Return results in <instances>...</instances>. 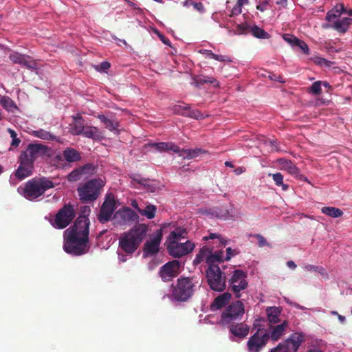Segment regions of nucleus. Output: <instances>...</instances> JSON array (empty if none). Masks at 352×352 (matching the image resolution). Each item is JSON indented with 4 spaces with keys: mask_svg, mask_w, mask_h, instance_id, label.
Segmentation results:
<instances>
[{
    "mask_svg": "<svg viewBox=\"0 0 352 352\" xmlns=\"http://www.w3.org/2000/svg\"><path fill=\"white\" fill-rule=\"evenodd\" d=\"M90 211L89 206H85L82 210L83 215L78 217L74 226L65 231L63 250L67 254L80 256L88 252L89 220L87 215Z\"/></svg>",
    "mask_w": 352,
    "mask_h": 352,
    "instance_id": "1",
    "label": "nucleus"
},
{
    "mask_svg": "<svg viewBox=\"0 0 352 352\" xmlns=\"http://www.w3.org/2000/svg\"><path fill=\"white\" fill-rule=\"evenodd\" d=\"M203 240L207 242V245L203 247L196 255L193 261L195 265H198L205 261L207 264L228 261L232 257L239 254L238 248L228 247L226 250V256L223 250L212 252V248L226 246L230 241L218 233H209L204 236Z\"/></svg>",
    "mask_w": 352,
    "mask_h": 352,
    "instance_id": "2",
    "label": "nucleus"
},
{
    "mask_svg": "<svg viewBox=\"0 0 352 352\" xmlns=\"http://www.w3.org/2000/svg\"><path fill=\"white\" fill-rule=\"evenodd\" d=\"M54 186L53 182L47 178H33L23 186L18 187L17 192L29 201H36L47 190Z\"/></svg>",
    "mask_w": 352,
    "mask_h": 352,
    "instance_id": "3",
    "label": "nucleus"
},
{
    "mask_svg": "<svg viewBox=\"0 0 352 352\" xmlns=\"http://www.w3.org/2000/svg\"><path fill=\"white\" fill-rule=\"evenodd\" d=\"M147 233V227L144 224L134 226L124 233L119 240L122 250L128 254H132L139 247Z\"/></svg>",
    "mask_w": 352,
    "mask_h": 352,
    "instance_id": "4",
    "label": "nucleus"
},
{
    "mask_svg": "<svg viewBox=\"0 0 352 352\" xmlns=\"http://www.w3.org/2000/svg\"><path fill=\"white\" fill-rule=\"evenodd\" d=\"M105 185V181L102 178L92 179L80 184L77 191L80 200L91 202L97 199Z\"/></svg>",
    "mask_w": 352,
    "mask_h": 352,
    "instance_id": "5",
    "label": "nucleus"
},
{
    "mask_svg": "<svg viewBox=\"0 0 352 352\" xmlns=\"http://www.w3.org/2000/svg\"><path fill=\"white\" fill-rule=\"evenodd\" d=\"M195 291V283L192 279L182 278L177 280L170 297L175 300L185 301L188 299Z\"/></svg>",
    "mask_w": 352,
    "mask_h": 352,
    "instance_id": "6",
    "label": "nucleus"
},
{
    "mask_svg": "<svg viewBox=\"0 0 352 352\" xmlns=\"http://www.w3.org/2000/svg\"><path fill=\"white\" fill-rule=\"evenodd\" d=\"M305 340V335L302 332H294L290 336L270 350V352H296L302 343Z\"/></svg>",
    "mask_w": 352,
    "mask_h": 352,
    "instance_id": "7",
    "label": "nucleus"
},
{
    "mask_svg": "<svg viewBox=\"0 0 352 352\" xmlns=\"http://www.w3.org/2000/svg\"><path fill=\"white\" fill-rule=\"evenodd\" d=\"M50 152V148L44 144H30L20 156L21 159H25L34 165V162L37 159L49 157Z\"/></svg>",
    "mask_w": 352,
    "mask_h": 352,
    "instance_id": "8",
    "label": "nucleus"
},
{
    "mask_svg": "<svg viewBox=\"0 0 352 352\" xmlns=\"http://www.w3.org/2000/svg\"><path fill=\"white\" fill-rule=\"evenodd\" d=\"M206 272L208 285L210 288L217 292H221L226 287V280L220 267L214 263L208 264Z\"/></svg>",
    "mask_w": 352,
    "mask_h": 352,
    "instance_id": "9",
    "label": "nucleus"
},
{
    "mask_svg": "<svg viewBox=\"0 0 352 352\" xmlns=\"http://www.w3.org/2000/svg\"><path fill=\"white\" fill-rule=\"evenodd\" d=\"M244 312V305L241 301L233 302L222 313L221 322L223 324H230L236 320H241Z\"/></svg>",
    "mask_w": 352,
    "mask_h": 352,
    "instance_id": "10",
    "label": "nucleus"
},
{
    "mask_svg": "<svg viewBox=\"0 0 352 352\" xmlns=\"http://www.w3.org/2000/svg\"><path fill=\"white\" fill-rule=\"evenodd\" d=\"M167 250L170 255L175 258H179L190 254L195 249V243L189 240L184 242L166 243Z\"/></svg>",
    "mask_w": 352,
    "mask_h": 352,
    "instance_id": "11",
    "label": "nucleus"
},
{
    "mask_svg": "<svg viewBox=\"0 0 352 352\" xmlns=\"http://www.w3.org/2000/svg\"><path fill=\"white\" fill-rule=\"evenodd\" d=\"M74 217L75 212L73 207L65 205L58 211L51 223L56 228L63 229L70 223Z\"/></svg>",
    "mask_w": 352,
    "mask_h": 352,
    "instance_id": "12",
    "label": "nucleus"
},
{
    "mask_svg": "<svg viewBox=\"0 0 352 352\" xmlns=\"http://www.w3.org/2000/svg\"><path fill=\"white\" fill-rule=\"evenodd\" d=\"M229 284L236 297L239 298V292L246 289L248 285L247 274L241 270H234L229 280Z\"/></svg>",
    "mask_w": 352,
    "mask_h": 352,
    "instance_id": "13",
    "label": "nucleus"
},
{
    "mask_svg": "<svg viewBox=\"0 0 352 352\" xmlns=\"http://www.w3.org/2000/svg\"><path fill=\"white\" fill-rule=\"evenodd\" d=\"M270 339V335L258 328L257 331L248 340L247 346L251 352H258L266 345Z\"/></svg>",
    "mask_w": 352,
    "mask_h": 352,
    "instance_id": "14",
    "label": "nucleus"
},
{
    "mask_svg": "<svg viewBox=\"0 0 352 352\" xmlns=\"http://www.w3.org/2000/svg\"><path fill=\"white\" fill-rule=\"evenodd\" d=\"M20 164L15 172L14 175H11L10 183L11 185L15 186L17 184L16 179L23 180L30 176L32 173L34 165L25 159L19 160Z\"/></svg>",
    "mask_w": 352,
    "mask_h": 352,
    "instance_id": "15",
    "label": "nucleus"
},
{
    "mask_svg": "<svg viewBox=\"0 0 352 352\" xmlns=\"http://www.w3.org/2000/svg\"><path fill=\"white\" fill-rule=\"evenodd\" d=\"M181 264L177 260H173L164 265L160 270V275L164 281H169L177 276L179 273Z\"/></svg>",
    "mask_w": 352,
    "mask_h": 352,
    "instance_id": "16",
    "label": "nucleus"
},
{
    "mask_svg": "<svg viewBox=\"0 0 352 352\" xmlns=\"http://www.w3.org/2000/svg\"><path fill=\"white\" fill-rule=\"evenodd\" d=\"M136 218L135 212L128 207H124L116 211L112 217L114 225H124Z\"/></svg>",
    "mask_w": 352,
    "mask_h": 352,
    "instance_id": "17",
    "label": "nucleus"
},
{
    "mask_svg": "<svg viewBox=\"0 0 352 352\" xmlns=\"http://www.w3.org/2000/svg\"><path fill=\"white\" fill-rule=\"evenodd\" d=\"M116 209V202L113 197H108L102 204L100 213L98 214V220L101 223H105L109 221L113 211Z\"/></svg>",
    "mask_w": 352,
    "mask_h": 352,
    "instance_id": "18",
    "label": "nucleus"
},
{
    "mask_svg": "<svg viewBox=\"0 0 352 352\" xmlns=\"http://www.w3.org/2000/svg\"><path fill=\"white\" fill-rule=\"evenodd\" d=\"M161 232H157L149 240L146 241L144 246V256L148 257L153 256L159 251V247L161 243Z\"/></svg>",
    "mask_w": 352,
    "mask_h": 352,
    "instance_id": "19",
    "label": "nucleus"
},
{
    "mask_svg": "<svg viewBox=\"0 0 352 352\" xmlns=\"http://www.w3.org/2000/svg\"><path fill=\"white\" fill-rule=\"evenodd\" d=\"M10 59L14 63L21 65L30 69H36L37 65L34 60L28 56H25L17 52L10 54Z\"/></svg>",
    "mask_w": 352,
    "mask_h": 352,
    "instance_id": "20",
    "label": "nucleus"
},
{
    "mask_svg": "<svg viewBox=\"0 0 352 352\" xmlns=\"http://www.w3.org/2000/svg\"><path fill=\"white\" fill-rule=\"evenodd\" d=\"M94 166L91 164H86L84 166L80 167L74 170L68 175V180L69 182H76L82 179L83 176H89L94 172Z\"/></svg>",
    "mask_w": 352,
    "mask_h": 352,
    "instance_id": "21",
    "label": "nucleus"
},
{
    "mask_svg": "<svg viewBox=\"0 0 352 352\" xmlns=\"http://www.w3.org/2000/svg\"><path fill=\"white\" fill-rule=\"evenodd\" d=\"M188 232L181 226H172L166 243L178 242L187 239Z\"/></svg>",
    "mask_w": 352,
    "mask_h": 352,
    "instance_id": "22",
    "label": "nucleus"
},
{
    "mask_svg": "<svg viewBox=\"0 0 352 352\" xmlns=\"http://www.w3.org/2000/svg\"><path fill=\"white\" fill-rule=\"evenodd\" d=\"M229 330L234 337L241 340L245 338L248 335L250 327L244 322L237 323L236 324L232 322L230 324Z\"/></svg>",
    "mask_w": 352,
    "mask_h": 352,
    "instance_id": "23",
    "label": "nucleus"
},
{
    "mask_svg": "<svg viewBox=\"0 0 352 352\" xmlns=\"http://www.w3.org/2000/svg\"><path fill=\"white\" fill-rule=\"evenodd\" d=\"M147 146L153 148L155 151L159 152L172 151L175 153L180 152L179 147L173 142L151 143L148 144Z\"/></svg>",
    "mask_w": 352,
    "mask_h": 352,
    "instance_id": "24",
    "label": "nucleus"
},
{
    "mask_svg": "<svg viewBox=\"0 0 352 352\" xmlns=\"http://www.w3.org/2000/svg\"><path fill=\"white\" fill-rule=\"evenodd\" d=\"M278 164L281 170H286L292 175L298 176L299 175L298 168L289 160L284 158L279 159L278 160Z\"/></svg>",
    "mask_w": 352,
    "mask_h": 352,
    "instance_id": "25",
    "label": "nucleus"
},
{
    "mask_svg": "<svg viewBox=\"0 0 352 352\" xmlns=\"http://www.w3.org/2000/svg\"><path fill=\"white\" fill-rule=\"evenodd\" d=\"M192 84L195 87H200L205 83H210L214 87H218L219 86V82L212 76L199 75L193 77Z\"/></svg>",
    "mask_w": 352,
    "mask_h": 352,
    "instance_id": "26",
    "label": "nucleus"
},
{
    "mask_svg": "<svg viewBox=\"0 0 352 352\" xmlns=\"http://www.w3.org/2000/svg\"><path fill=\"white\" fill-rule=\"evenodd\" d=\"M231 294L228 292H225L223 294L219 295L214 298L210 305L212 311H217L224 307L227 302L230 300Z\"/></svg>",
    "mask_w": 352,
    "mask_h": 352,
    "instance_id": "27",
    "label": "nucleus"
},
{
    "mask_svg": "<svg viewBox=\"0 0 352 352\" xmlns=\"http://www.w3.org/2000/svg\"><path fill=\"white\" fill-rule=\"evenodd\" d=\"M32 136L43 140H52L58 142H62L59 138L52 134L50 131H45L42 129L38 130H33L30 133Z\"/></svg>",
    "mask_w": 352,
    "mask_h": 352,
    "instance_id": "28",
    "label": "nucleus"
},
{
    "mask_svg": "<svg viewBox=\"0 0 352 352\" xmlns=\"http://www.w3.org/2000/svg\"><path fill=\"white\" fill-rule=\"evenodd\" d=\"M82 135L95 140H100L103 138L102 133L96 126H85Z\"/></svg>",
    "mask_w": 352,
    "mask_h": 352,
    "instance_id": "29",
    "label": "nucleus"
},
{
    "mask_svg": "<svg viewBox=\"0 0 352 352\" xmlns=\"http://www.w3.org/2000/svg\"><path fill=\"white\" fill-rule=\"evenodd\" d=\"M351 24H352V19L349 17H344L335 21L332 25V28L339 32L344 33L348 30L349 26Z\"/></svg>",
    "mask_w": 352,
    "mask_h": 352,
    "instance_id": "30",
    "label": "nucleus"
},
{
    "mask_svg": "<svg viewBox=\"0 0 352 352\" xmlns=\"http://www.w3.org/2000/svg\"><path fill=\"white\" fill-rule=\"evenodd\" d=\"M344 12L345 10L342 4L337 5L334 9L327 12L326 19L334 23L340 18L341 13Z\"/></svg>",
    "mask_w": 352,
    "mask_h": 352,
    "instance_id": "31",
    "label": "nucleus"
},
{
    "mask_svg": "<svg viewBox=\"0 0 352 352\" xmlns=\"http://www.w3.org/2000/svg\"><path fill=\"white\" fill-rule=\"evenodd\" d=\"M98 118L105 125L106 128L109 131H113L115 133L118 132V122L116 120L109 119L103 114L98 115Z\"/></svg>",
    "mask_w": 352,
    "mask_h": 352,
    "instance_id": "32",
    "label": "nucleus"
},
{
    "mask_svg": "<svg viewBox=\"0 0 352 352\" xmlns=\"http://www.w3.org/2000/svg\"><path fill=\"white\" fill-rule=\"evenodd\" d=\"M198 52H199V53L205 55L206 57H207V58H212V59H214L219 62H229L230 63L232 61L231 58L229 56H225V55L215 54L212 51L208 50L201 49Z\"/></svg>",
    "mask_w": 352,
    "mask_h": 352,
    "instance_id": "33",
    "label": "nucleus"
},
{
    "mask_svg": "<svg viewBox=\"0 0 352 352\" xmlns=\"http://www.w3.org/2000/svg\"><path fill=\"white\" fill-rule=\"evenodd\" d=\"M81 119L82 118L80 116L74 117V122L70 125L69 129L72 135H78L83 134L85 126L80 122Z\"/></svg>",
    "mask_w": 352,
    "mask_h": 352,
    "instance_id": "34",
    "label": "nucleus"
},
{
    "mask_svg": "<svg viewBox=\"0 0 352 352\" xmlns=\"http://www.w3.org/2000/svg\"><path fill=\"white\" fill-rule=\"evenodd\" d=\"M288 323L284 321L283 323L274 327L271 331L270 338L272 340H278L283 334Z\"/></svg>",
    "mask_w": 352,
    "mask_h": 352,
    "instance_id": "35",
    "label": "nucleus"
},
{
    "mask_svg": "<svg viewBox=\"0 0 352 352\" xmlns=\"http://www.w3.org/2000/svg\"><path fill=\"white\" fill-rule=\"evenodd\" d=\"M63 156L69 162H74L80 160V153L72 148H67L65 149Z\"/></svg>",
    "mask_w": 352,
    "mask_h": 352,
    "instance_id": "36",
    "label": "nucleus"
},
{
    "mask_svg": "<svg viewBox=\"0 0 352 352\" xmlns=\"http://www.w3.org/2000/svg\"><path fill=\"white\" fill-rule=\"evenodd\" d=\"M321 212L333 218H338L343 214V212L340 209L331 206H325L322 208Z\"/></svg>",
    "mask_w": 352,
    "mask_h": 352,
    "instance_id": "37",
    "label": "nucleus"
},
{
    "mask_svg": "<svg viewBox=\"0 0 352 352\" xmlns=\"http://www.w3.org/2000/svg\"><path fill=\"white\" fill-rule=\"evenodd\" d=\"M267 318L271 323H277L278 322V316L280 310L276 307H268L266 310Z\"/></svg>",
    "mask_w": 352,
    "mask_h": 352,
    "instance_id": "38",
    "label": "nucleus"
},
{
    "mask_svg": "<svg viewBox=\"0 0 352 352\" xmlns=\"http://www.w3.org/2000/svg\"><path fill=\"white\" fill-rule=\"evenodd\" d=\"M138 212L146 217L147 219H151L154 218L156 212V208L153 205H148L144 209L138 208Z\"/></svg>",
    "mask_w": 352,
    "mask_h": 352,
    "instance_id": "39",
    "label": "nucleus"
},
{
    "mask_svg": "<svg viewBox=\"0 0 352 352\" xmlns=\"http://www.w3.org/2000/svg\"><path fill=\"white\" fill-rule=\"evenodd\" d=\"M250 32L255 37L258 38H268L269 34L266 32L263 29L259 28L257 25H252L250 28Z\"/></svg>",
    "mask_w": 352,
    "mask_h": 352,
    "instance_id": "40",
    "label": "nucleus"
},
{
    "mask_svg": "<svg viewBox=\"0 0 352 352\" xmlns=\"http://www.w3.org/2000/svg\"><path fill=\"white\" fill-rule=\"evenodd\" d=\"M269 175L272 177L276 186H281L283 190L286 191L288 189V185L283 183V176L280 173L270 174Z\"/></svg>",
    "mask_w": 352,
    "mask_h": 352,
    "instance_id": "41",
    "label": "nucleus"
},
{
    "mask_svg": "<svg viewBox=\"0 0 352 352\" xmlns=\"http://www.w3.org/2000/svg\"><path fill=\"white\" fill-rule=\"evenodd\" d=\"M1 105L8 111H12L16 107L12 99L6 96H1L0 98Z\"/></svg>",
    "mask_w": 352,
    "mask_h": 352,
    "instance_id": "42",
    "label": "nucleus"
},
{
    "mask_svg": "<svg viewBox=\"0 0 352 352\" xmlns=\"http://www.w3.org/2000/svg\"><path fill=\"white\" fill-rule=\"evenodd\" d=\"M201 153V149L196 148V149H186V150H180V152L178 153L180 156H183L187 158H193L198 156Z\"/></svg>",
    "mask_w": 352,
    "mask_h": 352,
    "instance_id": "43",
    "label": "nucleus"
},
{
    "mask_svg": "<svg viewBox=\"0 0 352 352\" xmlns=\"http://www.w3.org/2000/svg\"><path fill=\"white\" fill-rule=\"evenodd\" d=\"M322 81H316L309 87V92L314 95H319L321 94Z\"/></svg>",
    "mask_w": 352,
    "mask_h": 352,
    "instance_id": "44",
    "label": "nucleus"
},
{
    "mask_svg": "<svg viewBox=\"0 0 352 352\" xmlns=\"http://www.w3.org/2000/svg\"><path fill=\"white\" fill-rule=\"evenodd\" d=\"M312 61L316 63L318 65L320 66H324V67H329L330 66V61L327 60V59L322 58L318 56H315L311 58Z\"/></svg>",
    "mask_w": 352,
    "mask_h": 352,
    "instance_id": "45",
    "label": "nucleus"
},
{
    "mask_svg": "<svg viewBox=\"0 0 352 352\" xmlns=\"http://www.w3.org/2000/svg\"><path fill=\"white\" fill-rule=\"evenodd\" d=\"M283 38L284 39V41L288 43L293 48H295V44H296L297 40L298 39L297 37L289 34H283Z\"/></svg>",
    "mask_w": 352,
    "mask_h": 352,
    "instance_id": "46",
    "label": "nucleus"
},
{
    "mask_svg": "<svg viewBox=\"0 0 352 352\" xmlns=\"http://www.w3.org/2000/svg\"><path fill=\"white\" fill-rule=\"evenodd\" d=\"M295 47L299 48L305 54H309V48L308 45L303 41L299 38L297 40L296 44H295Z\"/></svg>",
    "mask_w": 352,
    "mask_h": 352,
    "instance_id": "47",
    "label": "nucleus"
},
{
    "mask_svg": "<svg viewBox=\"0 0 352 352\" xmlns=\"http://www.w3.org/2000/svg\"><path fill=\"white\" fill-rule=\"evenodd\" d=\"M251 26L252 25H250L246 23H243V24L239 25L236 30V34H247L248 32H250Z\"/></svg>",
    "mask_w": 352,
    "mask_h": 352,
    "instance_id": "48",
    "label": "nucleus"
},
{
    "mask_svg": "<svg viewBox=\"0 0 352 352\" xmlns=\"http://www.w3.org/2000/svg\"><path fill=\"white\" fill-rule=\"evenodd\" d=\"M303 268L305 270L309 271V272L317 271L320 273H323V272L324 271V268H322V267H318V266H316V265H310V264L305 265L303 267Z\"/></svg>",
    "mask_w": 352,
    "mask_h": 352,
    "instance_id": "49",
    "label": "nucleus"
},
{
    "mask_svg": "<svg viewBox=\"0 0 352 352\" xmlns=\"http://www.w3.org/2000/svg\"><path fill=\"white\" fill-rule=\"evenodd\" d=\"M154 32L158 36L161 41L166 45H170V42L169 39L166 38L164 35H162L157 30H155Z\"/></svg>",
    "mask_w": 352,
    "mask_h": 352,
    "instance_id": "50",
    "label": "nucleus"
},
{
    "mask_svg": "<svg viewBox=\"0 0 352 352\" xmlns=\"http://www.w3.org/2000/svg\"><path fill=\"white\" fill-rule=\"evenodd\" d=\"M256 238L258 239V244L260 247H263L267 245L266 239L262 235L258 234Z\"/></svg>",
    "mask_w": 352,
    "mask_h": 352,
    "instance_id": "51",
    "label": "nucleus"
},
{
    "mask_svg": "<svg viewBox=\"0 0 352 352\" xmlns=\"http://www.w3.org/2000/svg\"><path fill=\"white\" fill-rule=\"evenodd\" d=\"M242 6L236 3V5L232 10V15H237L241 12Z\"/></svg>",
    "mask_w": 352,
    "mask_h": 352,
    "instance_id": "52",
    "label": "nucleus"
},
{
    "mask_svg": "<svg viewBox=\"0 0 352 352\" xmlns=\"http://www.w3.org/2000/svg\"><path fill=\"white\" fill-rule=\"evenodd\" d=\"M192 6L195 8V9H196L199 12H204V7L201 3H192Z\"/></svg>",
    "mask_w": 352,
    "mask_h": 352,
    "instance_id": "53",
    "label": "nucleus"
},
{
    "mask_svg": "<svg viewBox=\"0 0 352 352\" xmlns=\"http://www.w3.org/2000/svg\"><path fill=\"white\" fill-rule=\"evenodd\" d=\"M132 254H128L126 253V254H123L120 252H118V259L121 262H125L128 259L129 256H131Z\"/></svg>",
    "mask_w": 352,
    "mask_h": 352,
    "instance_id": "54",
    "label": "nucleus"
},
{
    "mask_svg": "<svg viewBox=\"0 0 352 352\" xmlns=\"http://www.w3.org/2000/svg\"><path fill=\"white\" fill-rule=\"evenodd\" d=\"M100 68H101V70L102 71H105L107 69H108L109 67H110V63H108V62H102L100 65Z\"/></svg>",
    "mask_w": 352,
    "mask_h": 352,
    "instance_id": "55",
    "label": "nucleus"
},
{
    "mask_svg": "<svg viewBox=\"0 0 352 352\" xmlns=\"http://www.w3.org/2000/svg\"><path fill=\"white\" fill-rule=\"evenodd\" d=\"M190 116L195 119H199L203 118V115L199 111L192 112Z\"/></svg>",
    "mask_w": 352,
    "mask_h": 352,
    "instance_id": "56",
    "label": "nucleus"
},
{
    "mask_svg": "<svg viewBox=\"0 0 352 352\" xmlns=\"http://www.w3.org/2000/svg\"><path fill=\"white\" fill-rule=\"evenodd\" d=\"M287 266L292 269V270H295L297 267V265H296V263L293 261H289L287 262Z\"/></svg>",
    "mask_w": 352,
    "mask_h": 352,
    "instance_id": "57",
    "label": "nucleus"
},
{
    "mask_svg": "<svg viewBox=\"0 0 352 352\" xmlns=\"http://www.w3.org/2000/svg\"><path fill=\"white\" fill-rule=\"evenodd\" d=\"M113 38L116 41L117 45H120L121 43H123L124 45H126V42L124 40L118 38L116 36H113Z\"/></svg>",
    "mask_w": 352,
    "mask_h": 352,
    "instance_id": "58",
    "label": "nucleus"
},
{
    "mask_svg": "<svg viewBox=\"0 0 352 352\" xmlns=\"http://www.w3.org/2000/svg\"><path fill=\"white\" fill-rule=\"evenodd\" d=\"M266 5H267V3H265L263 4L257 5L256 9L261 12H263L265 10Z\"/></svg>",
    "mask_w": 352,
    "mask_h": 352,
    "instance_id": "59",
    "label": "nucleus"
},
{
    "mask_svg": "<svg viewBox=\"0 0 352 352\" xmlns=\"http://www.w3.org/2000/svg\"><path fill=\"white\" fill-rule=\"evenodd\" d=\"M20 143V140L17 138H15L14 139H12V145L14 146H18Z\"/></svg>",
    "mask_w": 352,
    "mask_h": 352,
    "instance_id": "60",
    "label": "nucleus"
},
{
    "mask_svg": "<svg viewBox=\"0 0 352 352\" xmlns=\"http://www.w3.org/2000/svg\"><path fill=\"white\" fill-rule=\"evenodd\" d=\"M8 131L10 134L12 139H14L15 138H16V133L14 130L9 129Z\"/></svg>",
    "mask_w": 352,
    "mask_h": 352,
    "instance_id": "61",
    "label": "nucleus"
},
{
    "mask_svg": "<svg viewBox=\"0 0 352 352\" xmlns=\"http://www.w3.org/2000/svg\"><path fill=\"white\" fill-rule=\"evenodd\" d=\"M248 3V0H238L237 1V4H239L241 6H243Z\"/></svg>",
    "mask_w": 352,
    "mask_h": 352,
    "instance_id": "62",
    "label": "nucleus"
},
{
    "mask_svg": "<svg viewBox=\"0 0 352 352\" xmlns=\"http://www.w3.org/2000/svg\"><path fill=\"white\" fill-rule=\"evenodd\" d=\"M338 318L339 321H340L342 324H344V323L345 322V321H346V318H345V317H344V316H342V315H340V314H339V315L338 316Z\"/></svg>",
    "mask_w": 352,
    "mask_h": 352,
    "instance_id": "63",
    "label": "nucleus"
},
{
    "mask_svg": "<svg viewBox=\"0 0 352 352\" xmlns=\"http://www.w3.org/2000/svg\"><path fill=\"white\" fill-rule=\"evenodd\" d=\"M234 172L236 173V175H240V174H241L242 173L244 172V169L242 167H239V168H236L234 170Z\"/></svg>",
    "mask_w": 352,
    "mask_h": 352,
    "instance_id": "64",
    "label": "nucleus"
}]
</instances>
